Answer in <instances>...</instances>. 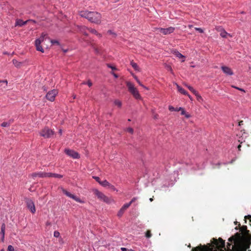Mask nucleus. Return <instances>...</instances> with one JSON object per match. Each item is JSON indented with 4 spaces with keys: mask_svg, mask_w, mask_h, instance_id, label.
Here are the masks:
<instances>
[{
    "mask_svg": "<svg viewBox=\"0 0 251 251\" xmlns=\"http://www.w3.org/2000/svg\"><path fill=\"white\" fill-rule=\"evenodd\" d=\"M91 13H92V14H90V16H89V17L91 18H88V20L95 24H100L101 22V18L100 14L99 12L95 11H91Z\"/></svg>",
    "mask_w": 251,
    "mask_h": 251,
    "instance_id": "obj_1",
    "label": "nucleus"
},
{
    "mask_svg": "<svg viewBox=\"0 0 251 251\" xmlns=\"http://www.w3.org/2000/svg\"><path fill=\"white\" fill-rule=\"evenodd\" d=\"M126 84L128 88V91H129L130 93H131L132 94L134 97L136 99H140L141 97L139 93V92L138 91L137 89L134 87L133 84L129 81H127L126 82Z\"/></svg>",
    "mask_w": 251,
    "mask_h": 251,
    "instance_id": "obj_2",
    "label": "nucleus"
},
{
    "mask_svg": "<svg viewBox=\"0 0 251 251\" xmlns=\"http://www.w3.org/2000/svg\"><path fill=\"white\" fill-rule=\"evenodd\" d=\"M54 133V132L48 127H45L40 132V135L45 138H50Z\"/></svg>",
    "mask_w": 251,
    "mask_h": 251,
    "instance_id": "obj_3",
    "label": "nucleus"
},
{
    "mask_svg": "<svg viewBox=\"0 0 251 251\" xmlns=\"http://www.w3.org/2000/svg\"><path fill=\"white\" fill-rule=\"evenodd\" d=\"M94 193L100 200L107 203H110V199L107 197H106L103 193L99 191L98 190L95 189L94 190Z\"/></svg>",
    "mask_w": 251,
    "mask_h": 251,
    "instance_id": "obj_4",
    "label": "nucleus"
},
{
    "mask_svg": "<svg viewBox=\"0 0 251 251\" xmlns=\"http://www.w3.org/2000/svg\"><path fill=\"white\" fill-rule=\"evenodd\" d=\"M61 189H62V191L63 193V194H65V195H66L67 197L73 199L75 201H76L78 202H79L80 203H83L84 202V201H83L81 200L79 198L76 197V196H75L73 194H72L71 193L69 192L65 189L61 188Z\"/></svg>",
    "mask_w": 251,
    "mask_h": 251,
    "instance_id": "obj_5",
    "label": "nucleus"
},
{
    "mask_svg": "<svg viewBox=\"0 0 251 251\" xmlns=\"http://www.w3.org/2000/svg\"><path fill=\"white\" fill-rule=\"evenodd\" d=\"M65 152L67 155L74 159H78L80 157L78 153L72 150L65 149Z\"/></svg>",
    "mask_w": 251,
    "mask_h": 251,
    "instance_id": "obj_6",
    "label": "nucleus"
},
{
    "mask_svg": "<svg viewBox=\"0 0 251 251\" xmlns=\"http://www.w3.org/2000/svg\"><path fill=\"white\" fill-rule=\"evenodd\" d=\"M57 94V91L55 89L49 91L46 94V98L50 101H53L55 100V96Z\"/></svg>",
    "mask_w": 251,
    "mask_h": 251,
    "instance_id": "obj_7",
    "label": "nucleus"
},
{
    "mask_svg": "<svg viewBox=\"0 0 251 251\" xmlns=\"http://www.w3.org/2000/svg\"><path fill=\"white\" fill-rule=\"evenodd\" d=\"M44 38L43 37L40 36L39 38L36 39L35 41V45L36 48V50L38 51H40L42 52H44V49L41 46V43L44 41Z\"/></svg>",
    "mask_w": 251,
    "mask_h": 251,
    "instance_id": "obj_8",
    "label": "nucleus"
},
{
    "mask_svg": "<svg viewBox=\"0 0 251 251\" xmlns=\"http://www.w3.org/2000/svg\"><path fill=\"white\" fill-rule=\"evenodd\" d=\"M26 204L28 209L30 210L31 212L34 213L36 211V209L33 201L30 199H27L26 201Z\"/></svg>",
    "mask_w": 251,
    "mask_h": 251,
    "instance_id": "obj_9",
    "label": "nucleus"
},
{
    "mask_svg": "<svg viewBox=\"0 0 251 251\" xmlns=\"http://www.w3.org/2000/svg\"><path fill=\"white\" fill-rule=\"evenodd\" d=\"M158 30L164 35H167L173 33L175 30V28L172 26L166 28H159Z\"/></svg>",
    "mask_w": 251,
    "mask_h": 251,
    "instance_id": "obj_10",
    "label": "nucleus"
},
{
    "mask_svg": "<svg viewBox=\"0 0 251 251\" xmlns=\"http://www.w3.org/2000/svg\"><path fill=\"white\" fill-rule=\"evenodd\" d=\"M30 175L31 177L34 179L37 177L44 178L47 177L48 173L39 172L38 173H33Z\"/></svg>",
    "mask_w": 251,
    "mask_h": 251,
    "instance_id": "obj_11",
    "label": "nucleus"
},
{
    "mask_svg": "<svg viewBox=\"0 0 251 251\" xmlns=\"http://www.w3.org/2000/svg\"><path fill=\"white\" fill-rule=\"evenodd\" d=\"M210 245L209 244V247H207L206 246H201L200 247H197L196 248H193L192 250V251H210Z\"/></svg>",
    "mask_w": 251,
    "mask_h": 251,
    "instance_id": "obj_12",
    "label": "nucleus"
},
{
    "mask_svg": "<svg viewBox=\"0 0 251 251\" xmlns=\"http://www.w3.org/2000/svg\"><path fill=\"white\" fill-rule=\"evenodd\" d=\"M76 28H77V31L83 33L86 36H88V34L86 32V30H88V28H87V27H86L84 25H76Z\"/></svg>",
    "mask_w": 251,
    "mask_h": 251,
    "instance_id": "obj_13",
    "label": "nucleus"
},
{
    "mask_svg": "<svg viewBox=\"0 0 251 251\" xmlns=\"http://www.w3.org/2000/svg\"><path fill=\"white\" fill-rule=\"evenodd\" d=\"M221 69L226 75H233V72L231 69L227 66H223L221 67Z\"/></svg>",
    "mask_w": 251,
    "mask_h": 251,
    "instance_id": "obj_14",
    "label": "nucleus"
},
{
    "mask_svg": "<svg viewBox=\"0 0 251 251\" xmlns=\"http://www.w3.org/2000/svg\"><path fill=\"white\" fill-rule=\"evenodd\" d=\"M130 206V204L125 203L123 205V206L121 207L120 210L118 211L117 215L118 217H121L126 210Z\"/></svg>",
    "mask_w": 251,
    "mask_h": 251,
    "instance_id": "obj_15",
    "label": "nucleus"
},
{
    "mask_svg": "<svg viewBox=\"0 0 251 251\" xmlns=\"http://www.w3.org/2000/svg\"><path fill=\"white\" fill-rule=\"evenodd\" d=\"M90 14H92V13H91V11H89L87 10L81 11L79 13V15L81 17L86 18L87 20L88 19V18H90V17H89V16H90Z\"/></svg>",
    "mask_w": 251,
    "mask_h": 251,
    "instance_id": "obj_16",
    "label": "nucleus"
},
{
    "mask_svg": "<svg viewBox=\"0 0 251 251\" xmlns=\"http://www.w3.org/2000/svg\"><path fill=\"white\" fill-rule=\"evenodd\" d=\"M63 176V175L52 173H48L47 176V177H54L57 178H61Z\"/></svg>",
    "mask_w": 251,
    "mask_h": 251,
    "instance_id": "obj_17",
    "label": "nucleus"
},
{
    "mask_svg": "<svg viewBox=\"0 0 251 251\" xmlns=\"http://www.w3.org/2000/svg\"><path fill=\"white\" fill-rule=\"evenodd\" d=\"M176 86L177 90L178 92H179L180 93L184 95H187L190 97V95L188 94V92L185 91L183 88L180 87L179 85H178L177 83H176Z\"/></svg>",
    "mask_w": 251,
    "mask_h": 251,
    "instance_id": "obj_18",
    "label": "nucleus"
},
{
    "mask_svg": "<svg viewBox=\"0 0 251 251\" xmlns=\"http://www.w3.org/2000/svg\"><path fill=\"white\" fill-rule=\"evenodd\" d=\"M28 21H23L22 20H18L16 21V25H18V26H22L25 25L27 22H28Z\"/></svg>",
    "mask_w": 251,
    "mask_h": 251,
    "instance_id": "obj_19",
    "label": "nucleus"
},
{
    "mask_svg": "<svg viewBox=\"0 0 251 251\" xmlns=\"http://www.w3.org/2000/svg\"><path fill=\"white\" fill-rule=\"evenodd\" d=\"M173 52L175 55L178 58H185V56L183 55L176 50H174Z\"/></svg>",
    "mask_w": 251,
    "mask_h": 251,
    "instance_id": "obj_20",
    "label": "nucleus"
},
{
    "mask_svg": "<svg viewBox=\"0 0 251 251\" xmlns=\"http://www.w3.org/2000/svg\"><path fill=\"white\" fill-rule=\"evenodd\" d=\"M220 35L223 38H226L227 35L231 36L229 33H228L225 29H223L221 31Z\"/></svg>",
    "mask_w": 251,
    "mask_h": 251,
    "instance_id": "obj_21",
    "label": "nucleus"
},
{
    "mask_svg": "<svg viewBox=\"0 0 251 251\" xmlns=\"http://www.w3.org/2000/svg\"><path fill=\"white\" fill-rule=\"evenodd\" d=\"M110 184V183H109V182H108L106 180H104L103 181H101V182H100V184L104 187H108Z\"/></svg>",
    "mask_w": 251,
    "mask_h": 251,
    "instance_id": "obj_22",
    "label": "nucleus"
},
{
    "mask_svg": "<svg viewBox=\"0 0 251 251\" xmlns=\"http://www.w3.org/2000/svg\"><path fill=\"white\" fill-rule=\"evenodd\" d=\"M186 87L188 88V89L192 92L195 96L198 95V92L195 90L192 86L188 85H186Z\"/></svg>",
    "mask_w": 251,
    "mask_h": 251,
    "instance_id": "obj_23",
    "label": "nucleus"
},
{
    "mask_svg": "<svg viewBox=\"0 0 251 251\" xmlns=\"http://www.w3.org/2000/svg\"><path fill=\"white\" fill-rule=\"evenodd\" d=\"M12 62H13V64L15 65V66L17 68L20 67L21 64H22L21 62H19L16 59H13L12 60Z\"/></svg>",
    "mask_w": 251,
    "mask_h": 251,
    "instance_id": "obj_24",
    "label": "nucleus"
},
{
    "mask_svg": "<svg viewBox=\"0 0 251 251\" xmlns=\"http://www.w3.org/2000/svg\"><path fill=\"white\" fill-rule=\"evenodd\" d=\"M5 225L4 224H2L1 226V232L0 234L1 236H4L5 233Z\"/></svg>",
    "mask_w": 251,
    "mask_h": 251,
    "instance_id": "obj_25",
    "label": "nucleus"
},
{
    "mask_svg": "<svg viewBox=\"0 0 251 251\" xmlns=\"http://www.w3.org/2000/svg\"><path fill=\"white\" fill-rule=\"evenodd\" d=\"M88 30H89V31L93 34H96L99 36H101L100 34L98 33V32L97 31V30H96L95 29L88 28Z\"/></svg>",
    "mask_w": 251,
    "mask_h": 251,
    "instance_id": "obj_26",
    "label": "nucleus"
},
{
    "mask_svg": "<svg viewBox=\"0 0 251 251\" xmlns=\"http://www.w3.org/2000/svg\"><path fill=\"white\" fill-rule=\"evenodd\" d=\"M130 64L132 66V67L135 70H138V66L137 65V64L135 63L134 62H133V61H131L130 62Z\"/></svg>",
    "mask_w": 251,
    "mask_h": 251,
    "instance_id": "obj_27",
    "label": "nucleus"
},
{
    "mask_svg": "<svg viewBox=\"0 0 251 251\" xmlns=\"http://www.w3.org/2000/svg\"><path fill=\"white\" fill-rule=\"evenodd\" d=\"M169 109L170 111H180V110H179V107L177 108H175L174 107H173V106H171V105H170L169 106Z\"/></svg>",
    "mask_w": 251,
    "mask_h": 251,
    "instance_id": "obj_28",
    "label": "nucleus"
},
{
    "mask_svg": "<svg viewBox=\"0 0 251 251\" xmlns=\"http://www.w3.org/2000/svg\"><path fill=\"white\" fill-rule=\"evenodd\" d=\"M134 78L136 79V80L137 81V82H138V83L141 86L143 87V88H145L147 90H148V88L147 87H146V86H145L143 84H142L141 82L140 81V80L138 79V78L136 76H135Z\"/></svg>",
    "mask_w": 251,
    "mask_h": 251,
    "instance_id": "obj_29",
    "label": "nucleus"
},
{
    "mask_svg": "<svg viewBox=\"0 0 251 251\" xmlns=\"http://www.w3.org/2000/svg\"><path fill=\"white\" fill-rule=\"evenodd\" d=\"M50 42L52 45H56L57 46L60 45L59 42L56 40H51Z\"/></svg>",
    "mask_w": 251,
    "mask_h": 251,
    "instance_id": "obj_30",
    "label": "nucleus"
},
{
    "mask_svg": "<svg viewBox=\"0 0 251 251\" xmlns=\"http://www.w3.org/2000/svg\"><path fill=\"white\" fill-rule=\"evenodd\" d=\"M0 126L3 127H9L10 125H9V123H8V122H4L1 124Z\"/></svg>",
    "mask_w": 251,
    "mask_h": 251,
    "instance_id": "obj_31",
    "label": "nucleus"
},
{
    "mask_svg": "<svg viewBox=\"0 0 251 251\" xmlns=\"http://www.w3.org/2000/svg\"><path fill=\"white\" fill-rule=\"evenodd\" d=\"M114 104L116 105H117L118 107H121L122 106V102L121 101H120L118 100H116L114 101Z\"/></svg>",
    "mask_w": 251,
    "mask_h": 251,
    "instance_id": "obj_32",
    "label": "nucleus"
},
{
    "mask_svg": "<svg viewBox=\"0 0 251 251\" xmlns=\"http://www.w3.org/2000/svg\"><path fill=\"white\" fill-rule=\"evenodd\" d=\"M107 66L109 68H111L113 71H114V70H116L117 69L114 66H112L111 64H107Z\"/></svg>",
    "mask_w": 251,
    "mask_h": 251,
    "instance_id": "obj_33",
    "label": "nucleus"
},
{
    "mask_svg": "<svg viewBox=\"0 0 251 251\" xmlns=\"http://www.w3.org/2000/svg\"><path fill=\"white\" fill-rule=\"evenodd\" d=\"M53 235L55 237L58 238L60 236V233L58 231H55Z\"/></svg>",
    "mask_w": 251,
    "mask_h": 251,
    "instance_id": "obj_34",
    "label": "nucleus"
},
{
    "mask_svg": "<svg viewBox=\"0 0 251 251\" xmlns=\"http://www.w3.org/2000/svg\"><path fill=\"white\" fill-rule=\"evenodd\" d=\"M137 199V197H134L133 198H132V199L131 200V201L128 202V203H126L127 204H130V206L131 205V204L134 202V201H136Z\"/></svg>",
    "mask_w": 251,
    "mask_h": 251,
    "instance_id": "obj_35",
    "label": "nucleus"
},
{
    "mask_svg": "<svg viewBox=\"0 0 251 251\" xmlns=\"http://www.w3.org/2000/svg\"><path fill=\"white\" fill-rule=\"evenodd\" d=\"M7 251H14V249L12 245H9L7 248Z\"/></svg>",
    "mask_w": 251,
    "mask_h": 251,
    "instance_id": "obj_36",
    "label": "nucleus"
},
{
    "mask_svg": "<svg viewBox=\"0 0 251 251\" xmlns=\"http://www.w3.org/2000/svg\"><path fill=\"white\" fill-rule=\"evenodd\" d=\"M93 178L96 180V181H97L99 184L100 182H101V181L100 180V178L98 176H93Z\"/></svg>",
    "mask_w": 251,
    "mask_h": 251,
    "instance_id": "obj_37",
    "label": "nucleus"
},
{
    "mask_svg": "<svg viewBox=\"0 0 251 251\" xmlns=\"http://www.w3.org/2000/svg\"><path fill=\"white\" fill-rule=\"evenodd\" d=\"M146 236L147 238H150L151 236V234L150 231L148 230L146 232Z\"/></svg>",
    "mask_w": 251,
    "mask_h": 251,
    "instance_id": "obj_38",
    "label": "nucleus"
},
{
    "mask_svg": "<svg viewBox=\"0 0 251 251\" xmlns=\"http://www.w3.org/2000/svg\"><path fill=\"white\" fill-rule=\"evenodd\" d=\"M108 188L113 190V191H117V190H116V188L114 187V186L111 184H110V185Z\"/></svg>",
    "mask_w": 251,
    "mask_h": 251,
    "instance_id": "obj_39",
    "label": "nucleus"
},
{
    "mask_svg": "<svg viewBox=\"0 0 251 251\" xmlns=\"http://www.w3.org/2000/svg\"><path fill=\"white\" fill-rule=\"evenodd\" d=\"M179 110L181 111V115H184V114H185L186 112L183 108L180 107H179Z\"/></svg>",
    "mask_w": 251,
    "mask_h": 251,
    "instance_id": "obj_40",
    "label": "nucleus"
},
{
    "mask_svg": "<svg viewBox=\"0 0 251 251\" xmlns=\"http://www.w3.org/2000/svg\"><path fill=\"white\" fill-rule=\"evenodd\" d=\"M195 30L199 31L200 33H203V30L201 28H200V27H195Z\"/></svg>",
    "mask_w": 251,
    "mask_h": 251,
    "instance_id": "obj_41",
    "label": "nucleus"
},
{
    "mask_svg": "<svg viewBox=\"0 0 251 251\" xmlns=\"http://www.w3.org/2000/svg\"><path fill=\"white\" fill-rule=\"evenodd\" d=\"M127 131L131 134H132L133 133V129L131 127L127 128Z\"/></svg>",
    "mask_w": 251,
    "mask_h": 251,
    "instance_id": "obj_42",
    "label": "nucleus"
},
{
    "mask_svg": "<svg viewBox=\"0 0 251 251\" xmlns=\"http://www.w3.org/2000/svg\"><path fill=\"white\" fill-rule=\"evenodd\" d=\"M232 87H233V88H235L236 89H238V90H240L241 91L245 92V90L243 89H242V88H239L238 87H236V86H232Z\"/></svg>",
    "mask_w": 251,
    "mask_h": 251,
    "instance_id": "obj_43",
    "label": "nucleus"
},
{
    "mask_svg": "<svg viewBox=\"0 0 251 251\" xmlns=\"http://www.w3.org/2000/svg\"><path fill=\"white\" fill-rule=\"evenodd\" d=\"M7 122L9 123V125H11L14 122V119H11Z\"/></svg>",
    "mask_w": 251,
    "mask_h": 251,
    "instance_id": "obj_44",
    "label": "nucleus"
},
{
    "mask_svg": "<svg viewBox=\"0 0 251 251\" xmlns=\"http://www.w3.org/2000/svg\"><path fill=\"white\" fill-rule=\"evenodd\" d=\"M87 84L89 86L91 87L92 85V83L91 82V81L88 80L87 82Z\"/></svg>",
    "mask_w": 251,
    "mask_h": 251,
    "instance_id": "obj_45",
    "label": "nucleus"
},
{
    "mask_svg": "<svg viewBox=\"0 0 251 251\" xmlns=\"http://www.w3.org/2000/svg\"><path fill=\"white\" fill-rule=\"evenodd\" d=\"M219 240H220L221 241L222 243V247H223V248H225V242H224V241H223V240L222 239H221V238H219Z\"/></svg>",
    "mask_w": 251,
    "mask_h": 251,
    "instance_id": "obj_46",
    "label": "nucleus"
},
{
    "mask_svg": "<svg viewBox=\"0 0 251 251\" xmlns=\"http://www.w3.org/2000/svg\"><path fill=\"white\" fill-rule=\"evenodd\" d=\"M47 36V34L45 33H42L41 36V37H43L44 39L45 38L46 36Z\"/></svg>",
    "mask_w": 251,
    "mask_h": 251,
    "instance_id": "obj_47",
    "label": "nucleus"
},
{
    "mask_svg": "<svg viewBox=\"0 0 251 251\" xmlns=\"http://www.w3.org/2000/svg\"><path fill=\"white\" fill-rule=\"evenodd\" d=\"M111 74L113 75L114 77H115V78L118 77V75L114 73V72H112Z\"/></svg>",
    "mask_w": 251,
    "mask_h": 251,
    "instance_id": "obj_48",
    "label": "nucleus"
},
{
    "mask_svg": "<svg viewBox=\"0 0 251 251\" xmlns=\"http://www.w3.org/2000/svg\"><path fill=\"white\" fill-rule=\"evenodd\" d=\"M184 115H185V117L187 118H189L190 117V114L186 113H185V114H184Z\"/></svg>",
    "mask_w": 251,
    "mask_h": 251,
    "instance_id": "obj_49",
    "label": "nucleus"
},
{
    "mask_svg": "<svg viewBox=\"0 0 251 251\" xmlns=\"http://www.w3.org/2000/svg\"><path fill=\"white\" fill-rule=\"evenodd\" d=\"M243 125V121H241L239 122L238 123V125L239 126H241V125Z\"/></svg>",
    "mask_w": 251,
    "mask_h": 251,
    "instance_id": "obj_50",
    "label": "nucleus"
},
{
    "mask_svg": "<svg viewBox=\"0 0 251 251\" xmlns=\"http://www.w3.org/2000/svg\"><path fill=\"white\" fill-rule=\"evenodd\" d=\"M1 241L2 242H4V236H1Z\"/></svg>",
    "mask_w": 251,
    "mask_h": 251,
    "instance_id": "obj_51",
    "label": "nucleus"
},
{
    "mask_svg": "<svg viewBox=\"0 0 251 251\" xmlns=\"http://www.w3.org/2000/svg\"><path fill=\"white\" fill-rule=\"evenodd\" d=\"M121 250L122 251H127V249L126 248H121Z\"/></svg>",
    "mask_w": 251,
    "mask_h": 251,
    "instance_id": "obj_52",
    "label": "nucleus"
},
{
    "mask_svg": "<svg viewBox=\"0 0 251 251\" xmlns=\"http://www.w3.org/2000/svg\"><path fill=\"white\" fill-rule=\"evenodd\" d=\"M1 82L5 83L6 85L7 84V81L6 80H2Z\"/></svg>",
    "mask_w": 251,
    "mask_h": 251,
    "instance_id": "obj_53",
    "label": "nucleus"
},
{
    "mask_svg": "<svg viewBox=\"0 0 251 251\" xmlns=\"http://www.w3.org/2000/svg\"><path fill=\"white\" fill-rule=\"evenodd\" d=\"M245 218H248L249 219H251V215H248V216H246L245 217Z\"/></svg>",
    "mask_w": 251,
    "mask_h": 251,
    "instance_id": "obj_54",
    "label": "nucleus"
},
{
    "mask_svg": "<svg viewBox=\"0 0 251 251\" xmlns=\"http://www.w3.org/2000/svg\"><path fill=\"white\" fill-rule=\"evenodd\" d=\"M196 96L197 97V98H198V100H199V99H201V96H200V95H199V93H198V95H197V96Z\"/></svg>",
    "mask_w": 251,
    "mask_h": 251,
    "instance_id": "obj_55",
    "label": "nucleus"
},
{
    "mask_svg": "<svg viewBox=\"0 0 251 251\" xmlns=\"http://www.w3.org/2000/svg\"><path fill=\"white\" fill-rule=\"evenodd\" d=\"M95 52L97 54H99L100 53V51H99V50L97 49H95Z\"/></svg>",
    "mask_w": 251,
    "mask_h": 251,
    "instance_id": "obj_56",
    "label": "nucleus"
},
{
    "mask_svg": "<svg viewBox=\"0 0 251 251\" xmlns=\"http://www.w3.org/2000/svg\"><path fill=\"white\" fill-rule=\"evenodd\" d=\"M59 133L60 134V135H61L62 134V129H59Z\"/></svg>",
    "mask_w": 251,
    "mask_h": 251,
    "instance_id": "obj_57",
    "label": "nucleus"
},
{
    "mask_svg": "<svg viewBox=\"0 0 251 251\" xmlns=\"http://www.w3.org/2000/svg\"><path fill=\"white\" fill-rule=\"evenodd\" d=\"M108 32L110 34H115V33H113L111 30H108Z\"/></svg>",
    "mask_w": 251,
    "mask_h": 251,
    "instance_id": "obj_58",
    "label": "nucleus"
},
{
    "mask_svg": "<svg viewBox=\"0 0 251 251\" xmlns=\"http://www.w3.org/2000/svg\"><path fill=\"white\" fill-rule=\"evenodd\" d=\"M241 147V146L240 145H238V150H239V151L240 150Z\"/></svg>",
    "mask_w": 251,
    "mask_h": 251,
    "instance_id": "obj_59",
    "label": "nucleus"
},
{
    "mask_svg": "<svg viewBox=\"0 0 251 251\" xmlns=\"http://www.w3.org/2000/svg\"><path fill=\"white\" fill-rule=\"evenodd\" d=\"M150 201H153V198H150Z\"/></svg>",
    "mask_w": 251,
    "mask_h": 251,
    "instance_id": "obj_60",
    "label": "nucleus"
},
{
    "mask_svg": "<svg viewBox=\"0 0 251 251\" xmlns=\"http://www.w3.org/2000/svg\"><path fill=\"white\" fill-rule=\"evenodd\" d=\"M82 84H87V82H83L82 83Z\"/></svg>",
    "mask_w": 251,
    "mask_h": 251,
    "instance_id": "obj_61",
    "label": "nucleus"
},
{
    "mask_svg": "<svg viewBox=\"0 0 251 251\" xmlns=\"http://www.w3.org/2000/svg\"><path fill=\"white\" fill-rule=\"evenodd\" d=\"M213 240H214L216 243H217V240L216 239L213 238Z\"/></svg>",
    "mask_w": 251,
    "mask_h": 251,
    "instance_id": "obj_62",
    "label": "nucleus"
},
{
    "mask_svg": "<svg viewBox=\"0 0 251 251\" xmlns=\"http://www.w3.org/2000/svg\"><path fill=\"white\" fill-rule=\"evenodd\" d=\"M128 251H134L133 250H132V249H130Z\"/></svg>",
    "mask_w": 251,
    "mask_h": 251,
    "instance_id": "obj_63",
    "label": "nucleus"
},
{
    "mask_svg": "<svg viewBox=\"0 0 251 251\" xmlns=\"http://www.w3.org/2000/svg\"><path fill=\"white\" fill-rule=\"evenodd\" d=\"M120 0H115V2H117L118 1H119Z\"/></svg>",
    "mask_w": 251,
    "mask_h": 251,
    "instance_id": "obj_64",
    "label": "nucleus"
}]
</instances>
